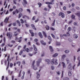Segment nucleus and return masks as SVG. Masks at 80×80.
<instances>
[{
    "instance_id": "9",
    "label": "nucleus",
    "mask_w": 80,
    "mask_h": 80,
    "mask_svg": "<svg viewBox=\"0 0 80 80\" xmlns=\"http://www.w3.org/2000/svg\"><path fill=\"white\" fill-rule=\"evenodd\" d=\"M38 35L39 36L40 38H43V36L42 34V33H41V32H39Z\"/></svg>"
},
{
    "instance_id": "45",
    "label": "nucleus",
    "mask_w": 80,
    "mask_h": 80,
    "mask_svg": "<svg viewBox=\"0 0 80 80\" xmlns=\"http://www.w3.org/2000/svg\"><path fill=\"white\" fill-rule=\"evenodd\" d=\"M66 35H67V37H68V36H70V33H69L68 32H67Z\"/></svg>"
},
{
    "instance_id": "26",
    "label": "nucleus",
    "mask_w": 80,
    "mask_h": 80,
    "mask_svg": "<svg viewBox=\"0 0 80 80\" xmlns=\"http://www.w3.org/2000/svg\"><path fill=\"white\" fill-rule=\"evenodd\" d=\"M75 29H76L75 28V27H73V29L72 30V32L73 33H75V32H76Z\"/></svg>"
},
{
    "instance_id": "32",
    "label": "nucleus",
    "mask_w": 80,
    "mask_h": 80,
    "mask_svg": "<svg viewBox=\"0 0 80 80\" xmlns=\"http://www.w3.org/2000/svg\"><path fill=\"white\" fill-rule=\"evenodd\" d=\"M20 21L21 23H22V24L24 23V21H23V20L22 19H20Z\"/></svg>"
},
{
    "instance_id": "16",
    "label": "nucleus",
    "mask_w": 80,
    "mask_h": 80,
    "mask_svg": "<svg viewBox=\"0 0 80 80\" xmlns=\"http://www.w3.org/2000/svg\"><path fill=\"white\" fill-rule=\"evenodd\" d=\"M42 33L43 35H44V37H45V38H47V34H46V33H45V32L44 31H43Z\"/></svg>"
},
{
    "instance_id": "23",
    "label": "nucleus",
    "mask_w": 80,
    "mask_h": 80,
    "mask_svg": "<svg viewBox=\"0 0 80 80\" xmlns=\"http://www.w3.org/2000/svg\"><path fill=\"white\" fill-rule=\"evenodd\" d=\"M58 56V54L57 53H56L55 54L53 55L52 56L53 57H57Z\"/></svg>"
},
{
    "instance_id": "30",
    "label": "nucleus",
    "mask_w": 80,
    "mask_h": 80,
    "mask_svg": "<svg viewBox=\"0 0 80 80\" xmlns=\"http://www.w3.org/2000/svg\"><path fill=\"white\" fill-rule=\"evenodd\" d=\"M25 48H26V45H25L23 49V52H25Z\"/></svg>"
},
{
    "instance_id": "58",
    "label": "nucleus",
    "mask_w": 80,
    "mask_h": 80,
    "mask_svg": "<svg viewBox=\"0 0 80 80\" xmlns=\"http://www.w3.org/2000/svg\"><path fill=\"white\" fill-rule=\"evenodd\" d=\"M27 10L28 12H29V13H30V10L29 9H27Z\"/></svg>"
},
{
    "instance_id": "48",
    "label": "nucleus",
    "mask_w": 80,
    "mask_h": 80,
    "mask_svg": "<svg viewBox=\"0 0 80 80\" xmlns=\"http://www.w3.org/2000/svg\"><path fill=\"white\" fill-rule=\"evenodd\" d=\"M15 12H17V13H18V12H19V11H18V10L16 9Z\"/></svg>"
},
{
    "instance_id": "20",
    "label": "nucleus",
    "mask_w": 80,
    "mask_h": 80,
    "mask_svg": "<svg viewBox=\"0 0 80 80\" xmlns=\"http://www.w3.org/2000/svg\"><path fill=\"white\" fill-rule=\"evenodd\" d=\"M62 65L63 68H65L66 67V66L64 62H62Z\"/></svg>"
},
{
    "instance_id": "11",
    "label": "nucleus",
    "mask_w": 80,
    "mask_h": 80,
    "mask_svg": "<svg viewBox=\"0 0 80 80\" xmlns=\"http://www.w3.org/2000/svg\"><path fill=\"white\" fill-rule=\"evenodd\" d=\"M23 2H24V4H23V6L24 7H26V5H25V4H27V1H26V0H23Z\"/></svg>"
},
{
    "instance_id": "25",
    "label": "nucleus",
    "mask_w": 80,
    "mask_h": 80,
    "mask_svg": "<svg viewBox=\"0 0 80 80\" xmlns=\"http://www.w3.org/2000/svg\"><path fill=\"white\" fill-rule=\"evenodd\" d=\"M19 12H23V8H20L19 9Z\"/></svg>"
},
{
    "instance_id": "51",
    "label": "nucleus",
    "mask_w": 80,
    "mask_h": 80,
    "mask_svg": "<svg viewBox=\"0 0 80 80\" xmlns=\"http://www.w3.org/2000/svg\"><path fill=\"white\" fill-rule=\"evenodd\" d=\"M35 18H36V17H35V16H34L32 18V20H35Z\"/></svg>"
},
{
    "instance_id": "50",
    "label": "nucleus",
    "mask_w": 80,
    "mask_h": 80,
    "mask_svg": "<svg viewBox=\"0 0 80 80\" xmlns=\"http://www.w3.org/2000/svg\"><path fill=\"white\" fill-rule=\"evenodd\" d=\"M39 21V19L37 18V19L35 21V22L36 23V22H38Z\"/></svg>"
},
{
    "instance_id": "29",
    "label": "nucleus",
    "mask_w": 80,
    "mask_h": 80,
    "mask_svg": "<svg viewBox=\"0 0 80 80\" xmlns=\"http://www.w3.org/2000/svg\"><path fill=\"white\" fill-rule=\"evenodd\" d=\"M68 74L69 76H71L72 75V73H71V72L70 71H69L68 72Z\"/></svg>"
},
{
    "instance_id": "53",
    "label": "nucleus",
    "mask_w": 80,
    "mask_h": 80,
    "mask_svg": "<svg viewBox=\"0 0 80 80\" xmlns=\"http://www.w3.org/2000/svg\"><path fill=\"white\" fill-rule=\"evenodd\" d=\"M80 60H79V61H78V67H79V66H80Z\"/></svg>"
},
{
    "instance_id": "42",
    "label": "nucleus",
    "mask_w": 80,
    "mask_h": 80,
    "mask_svg": "<svg viewBox=\"0 0 80 80\" xmlns=\"http://www.w3.org/2000/svg\"><path fill=\"white\" fill-rule=\"evenodd\" d=\"M65 57H66V55H62V58H65Z\"/></svg>"
},
{
    "instance_id": "21",
    "label": "nucleus",
    "mask_w": 80,
    "mask_h": 80,
    "mask_svg": "<svg viewBox=\"0 0 80 80\" xmlns=\"http://www.w3.org/2000/svg\"><path fill=\"white\" fill-rule=\"evenodd\" d=\"M64 52L65 53H68L70 52V51L68 50H66L64 51Z\"/></svg>"
},
{
    "instance_id": "24",
    "label": "nucleus",
    "mask_w": 80,
    "mask_h": 80,
    "mask_svg": "<svg viewBox=\"0 0 80 80\" xmlns=\"http://www.w3.org/2000/svg\"><path fill=\"white\" fill-rule=\"evenodd\" d=\"M26 52H30V50L28 49V48H27L25 49Z\"/></svg>"
},
{
    "instance_id": "52",
    "label": "nucleus",
    "mask_w": 80,
    "mask_h": 80,
    "mask_svg": "<svg viewBox=\"0 0 80 80\" xmlns=\"http://www.w3.org/2000/svg\"><path fill=\"white\" fill-rule=\"evenodd\" d=\"M18 35V33H17L16 34H13V36H14V37H17V35Z\"/></svg>"
},
{
    "instance_id": "2",
    "label": "nucleus",
    "mask_w": 80,
    "mask_h": 80,
    "mask_svg": "<svg viewBox=\"0 0 80 80\" xmlns=\"http://www.w3.org/2000/svg\"><path fill=\"white\" fill-rule=\"evenodd\" d=\"M51 63L52 65H53L54 64H55V65H58V62H57V59H52V61Z\"/></svg>"
},
{
    "instance_id": "33",
    "label": "nucleus",
    "mask_w": 80,
    "mask_h": 80,
    "mask_svg": "<svg viewBox=\"0 0 80 80\" xmlns=\"http://www.w3.org/2000/svg\"><path fill=\"white\" fill-rule=\"evenodd\" d=\"M46 4H48V5H51L52 4V2H46Z\"/></svg>"
},
{
    "instance_id": "6",
    "label": "nucleus",
    "mask_w": 80,
    "mask_h": 80,
    "mask_svg": "<svg viewBox=\"0 0 80 80\" xmlns=\"http://www.w3.org/2000/svg\"><path fill=\"white\" fill-rule=\"evenodd\" d=\"M75 15H77V16H78L79 17V20H80V11H78L77 12V13H76Z\"/></svg>"
},
{
    "instance_id": "10",
    "label": "nucleus",
    "mask_w": 80,
    "mask_h": 80,
    "mask_svg": "<svg viewBox=\"0 0 80 80\" xmlns=\"http://www.w3.org/2000/svg\"><path fill=\"white\" fill-rule=\"evenodd\" d=\"M31 27H32V28H33L34 30H37V29H36V28H35V26H34L33 24H31Z\"/></svg>"
},
{
    "instance_id": "43",
    "label": "nucleus",
    "mask_w": 80,
    "mask_h": 80,
    "mask_svg": "<svg viewBox=\"0 0 80 80\" xmlns=\"http://www.w3.org/2000/svg\"><path fill=\"white\" fill-rule=\"evenodd\" d=\"M76 8L77 10H80V8L78 6H77L76 7Z\"/></svg>"
},
{
    "instance_id": "54",
    "label": "nucleus",
    "mask_w": 80,
    "mask_h": 80,
    "mask_svg": "<svg viewBox=\"0 0 80 80\" xmlns=\"http://www.w3.org/2000/svg\"><path fill=\"white\" fill-rule=\"evenodd\" d=\"M28 55L29 56H30V57H32V56L33 55V54L30 53H29Z\"/></svg>"
},
{
    "instance_id": "46",
    "label": "nucleus",
    "mask_w": 80,
    "mask_h": 80,
    "mask_svg": "<svg viewBox=\"0 0 80 80\" xmlns=\"http://www.w3.org/2000/svg\"><path fill=\"white\" fill-rule=\"evenodd\" d=\"M48 38L50 40H52V38H51V37L50 36H48Z\"/></svg>"
},
{
    "instance_id": "31",
    "label": "nucleus",
    "mask_w": 80,
    "mask_h": 80,
    "mask_svg": "<svg viewBox=\"0 0 80 80\" xmlns=\"http://www.w3.org/2000/svg\"><path fill=\"white\" fill-rule=\"evenodd\" d=\"M66 61L67 62V63H68L70 62V60H69V59L68 58H66Z\"/></svg>"
},
{
    "instance_id": "4",
    "label": "nucleus",
    "mask_w": 80,
    "mask_h": 80,
    "mask_svg": "<svg viewBox=\"0 0 80 80\" xmlns=\"http://www.w3.org/2000/svg\"><path fill=\"white\" fill-rule=\"evenodd\" d=\"M42 61V59L40 58L38 60L37 62V67H39L40 65V63Z\"/></svg>"
},
{
    "instance_id": "35",
    "label": "nucleus",
    "mask_w": 80,
    "mask_h": 80,
    "mask_svg": "<svg viewBox=\"0 0 80 80\" xmlns=\"http://www.w3.org/2000/svg\"><path fill=\"white\" fill-rule=\"evenodd\" d=\"M22 53H23V51L22 50H21L20 52V53L19 54V55H22Z\"/></svg>"
},
{
    "instance_id": "57",
    "label": "nucleus",
    "mask_w": 80,
    "mask_h": 80,
    "mask_svg": "<svg viewBox=\"0 0 80 80\" xmlns=\"http://www.w3.org/2000/svg\"><path fill=\"white\" fill-rule=\"evenodd\" d=\"M63 9L64 10H66V7L64 6L63 7Z\"/></svg>"
},
{
    "instance_id": "17",
    "label": "nucleus",
    "mask_w": 80,
    "mask_h": 80,
    "mask_svg": "<svg viewBox=\"0 0 80 80\" xmlns=\"http://www.w3.org/2000/svg\"><path fill=\"white\" fill-rule=\"evenodd\" d=\"M73 37L74 38H78V36L76 34H74L73 35Z\"/></svg>"
},
{
    "instance_id": "41",
    "label": "nucleus",
    "mask_w": 80,
    "mask_h": 80,
    "mask_svg": "<svg viewBox=\"0 0 80 80\" xmlns=\"http://www.w3.org/2000/svg\"><path fill=\"white\" fill-rule=\"evenodd\" d=\"M17 0H13V3L16 5H17V2H16Z\"/></svg>"
},
{
    "instance_id": "5",
    "label": "nucleus",
    "mask_w": 80,
    "mask_h": 80,
    "mask_svg": "<svg viewBox=\"0 0 80 80\" xmlns=\"http://www.w3.org/2000/svg\"><path fill=\"white\" fill-rule=\"evenodd\" d=\"M45 61L47 62L48 65H50L51 63V60L48 59H45Z\"/></svg>"
},
{
    "instance_id": "27",
    "label": "nucleus",
    "mask_w": 80,
    "mask_h": 80,
    "mask_svg": "<svg viewBox=\"0 0 80 80\" xmlns=\"http://www.w3.org/2000/svg\"><path fill=\"white\" fill-rule=\"evenodd\" d=\"M46 30H49V26L48 25H47L46 26Z\"/></svg>"
},
{
    "instance_id": "3",
    "label": "nucleus",
    "mask_w": 80,
    "mask_h": 80,
    "mask_svg": "<svg viewBox=\"0 0 80 80\" xmlns=\"http://www.w3.org/2000/svg\"><path fill=\"white\" fill-rule=\"evenodd\" d=\"M35 61H33V62L32 63V67L33 68V69L34 70H37V68L36 67V66H34V64H35Z\"/></svg>"
},
{
    "instance_id": "55",
    "label": "nucleus",
    "mask_w": 80,
    "mask_h": 80,
    "mask_svg": "<svg viewBox=\"0 0 80 80\" xmlns=\"http://www.w3.org/2000/svg\"><path fill=\"white\" fill-rule=\"evenodd\" d=\"M54 66H51V70H54Z\"/></svg>"
},
{
    "instance_id": "18",
    "label": "nucleus",
    "mask_w": 80,
    "mask_h": 80,
    "mask_svg": "<svg viewBox=\"0 0 80 80\" xmlns=\"http://www.w3.org/2000/svg\"><path fill=\"white\" fill-rule=\"evenodd\" d=\"M36 74L37 75V78H40V74H38V72H37Z\"/></svg>"
},
{
    "instance_id": "8",
    "label": "nucleus",
    "mask_w": 80,
    "mask_h": 80,
    "mask_svg": "<svg viewBox=\"0 0 80 80\" xmlns=\"http://www.w3.org/2000/svg\"><path fill=\"white\" fill-rule=\"evenodd\" d=\"M40 42L42 45H46V43L43 41V40H42L40 41Z\"/></svg>"
},
{
    "instance_id": "12",
    "label": "nucleus",
    "mask_w": 80,
    "mask_h": 80,
    "mask_svg": "<svg viewBox=\"0 0 80 80\" xmlns=\"http://www.w3.org/2000/svg\"><path fill=\"white\" fill-rule=\"evenodd\" d=\"M11 35L10 32H8L7 33V36L9 38H11L12 36Z\"/></svg>"
},
{
    "instance_id": "13",
    "label": "nucleus",
    "mask_w": 80,
    "mask_h": 80,
    "mask_svg": "<svg viewBox=\"0 0 80 80\" xmlns=\"http://www.w3.org/2000/svg\"><path fill=\"white\" fill-rule=\"evenodd\" d=\"M33 48H34V50L35 51H36V52H37V48L36 47V46H35V45L33 44Z\"/></svg>"
},
{
    "instance_id": "37",
    "label": "nucleus",
    "mask_w": 80,
    "mask_h": 80,
    "mask_svg": "<svg viewBox=\"0 0 80 80\" xmlns=\"http://www.w3.org/2000/svg\"><path fill=\"white\" fill-rule=\"evenodd\" d=\"M22 13H20V14H19L18 15V18H20V17H21V16H22Z\"/></svg>"
},
{
    "instance_id": "56",
    "label": "nucleus",
    "mask_w": 80,
    "mask_h": 80,
    "mask_svg": "<svg viewBox=\"0 0 80 80\" xmlns=\"http://www.w3.org/2000/svg\"><path fill=\"white\" fill-rule=\"evenodd\" d=\"M27 15H24L23 16V17H22V18H25V17H27Z\"/></svg>"
},
{
    "instance_id": "22",
    "label": "nucleus",
    "mask_w": 80,
    "mask_h": 80,
    "mask_svg": "<svg viewBox=\"0 0 80 80\" xmlns=\"http://www.w3.org/2000/svg\"><path fill=\"white\" fill-rule=\"evenodd\" d=\"M72 30V28L71 27H69L68 28L67 30L68 32H70Z\"/></svg>"
},
{
    "instance_id": "62",
    "label": "nucleus",
    "mask_w": 80,
    "mask_h": 80,
    "mask_svg": "<svg viewBox=\"0 0 80 80\" xmlns=\"http://www.w3.org/2000/svg\"><path fill=\"white\" fill-rule=\"evenodd\" d=\"M25 26L27 27H29V25L27 24H25Z\"/></svg>"
},
{
    "instance_id": "39",
    "label": "nucleus",
    "mask_w": 80,
    "mask_h": 80,
    "mask_svg": "<svg viewBox=\"0 0 80 80\" xmlns=\"http://www.w3.org/2000/svg\"><path fill=\"white\" fill-rule=\"evenodd\" d=\"M22 71L21 70L19 74L18 75V77H21V73Z\"/></svg>"
},
{
    "instance_id": "28",
    "label": "nucleus",
    "mask_w": 80,
    "mask_h": 80,
    "mask_svg": "<svg viewBox=\"0 0 80 80\" xmlns=\"http://www.w3.org/2000/svg\"><path fill=\"white\" fill-rule=\"evenodd\" d=\"M20 63H21L20 61L17 62H16V64H18V66H20Z\"/></svg>"
},
{
    "instance_id": "40",
    "label": "nucleus",
    "mask_w": 80,
    "mask_h": 80,
    "mask_svg": "<svg viewBox=\"0 0 80 80\" xmlns=\"http://www.w3.org/2000/svg\"><path fill=\"white\" fill-rule=\"evenodd\" d=\"M51 35L53 38H55V35H53V34L52 33V34H51Z\"/></svg>"
},
{
    "instance_id": "34",
    "label": "nucleus",
    "mask_w": 80,
    "mask_h": 80,
    "mask_svg": "<svg viewBox=\"0 0 80 80\" xmlns=\"http://www.w3.org/2000/svg\"><path fill=\"white\" fill-rule=\"evenodd\" d=\"M7 45L8 46V47H12L13 46V45H11L10 44H7Z\"/></svg>"
},
{
    "instance_id": "19",
    "label": "nucleus",
    "mask_w": 80,
    "mask_h": 80,
    "mask_svg": "<svg viewBox=\"0 0 80 80\" xmlns=\"http://www.w3.org/2000/svg\"><path fill=\"white\" fill-rule=\"evenodd\" d=\"M17 23H18V25L19 27H20L21 26V24H20V21H19L18 20H17Z\"/></svg>"
},
{
    "instance_id": "60",
    "label": "nucleus",
    "mask_w": 80,
    "mask_h": 80,
    "mask_svg": "<svg viewBox=\"0 0 80 80\" xmlns=\"http://www.w3.org/2000/svg\"><path fill=\"white\" fill-rule=\"evenodd\" d=\"M57 45H60V42H57Z\"/></svg>"
},
{
    "instance_id": "38",
    "label": "nucleus",
    "mask_w": 80,
    "mask_h": 80,
    "mask_svg": "<svg viewBox=\"0 0 80 80\" xmlns=\"http://www.w3.org/2000/svg\"><path fill=\"white\" fill-rule=\"evenodd\" d=\"M56 73L57 74V75H60V71H57L56 72Z\"/></svg>"
},
{
    "instance_id": "63",
    "label": "nucleus",
    "mask_w": 80,
    "mask_h": 80,
    "mask_svg": "<svg viewBox=\"0 0 80 80\" xmlns=\"http://www.w3.org/2000/svg\"><path fill=\"white\" fill-rule=\"evenodd\" d=\"M25 60H23L22 61V64H24V65H25Z\"/></svg>"
},
{
    "instance_id": "1",
    "label": "nucleus",
    "mask_w": 80,
    "mask_h": 80,
    "mask_svg": "<svg viewBox=\"0 0 80 80\" xmlns=\"http://www.w3.org/2000/svg\"><path fill=\"white\" fill-rule=\"evenodd\" d=\"M75 66V65H74L73 66H72V64H69L68 66V70H72L73 69L74 70V67Z\"/></svg>"
},
{
    "instance_id": "49",
    "label": "nucleus",
    "mask_w": 80,
    "mask_h": 80,
    "mask_svg": "<svg viewBox=\"0 0 80 80\" xmlns=\"http://www.w3.org/2000/svg\"><path fill=\"white\" fill-rule=\"evenodd\" d=\"M67 13H68V14H69L70 13H71L72 12H71V11H68L67 12Z\"/></svg>"
},
{
    "instance_id": "14",
    "label": "nucleus",
    "mask_w": 80,
    "mask_h": 80,
    "mask_svg": "<svg viewBox=\"0 0 80 80\" xmlns=\"http://www.w3.org/2000/svg\"><path fill=\"white\" fill-rule=\"evenodd\" d=\"M49 48L51 52L53 51V48L52 47V46H50Z\"/></svg>"
},
{
    "instance_id": "7",
    "label": "nucleus",
    "mask_w": 80,
    "mask_h": 80,
    "mask_svg": "<svg viewBox=\"0 0 80 80\" xmlns=\"http://www.w3.org/2000/svg\"><path fill=\"white\" fill-rule=\"evenodd\" d=\"M59 16H61L62 18H64L65 17V15L62 12H61L59 14Z\"/></svg>"
},
{
    "instance_id": "59",
    "label": "nucleus",
    "mask_w": 80,
    "mask_h": 80,
    "mask_svg": "<svg viewBox=\"0 0 80 80\" xmlns=\"http://www.w3.org/2000/svg\"><path fill=\"white\" fill-rule=\"evenodd\" d=\"M38 41V39H35L34 40V42H37Z\"/></svg>"
},
{
    "instance_id": "36",
    "label": "nucleus",
    "mask_w": 80,
    "mask_h": 80,
    "mask_svg": "<svg viewBox=\"0 0 80 80\" xmlns=\"http://www.w3.org/2000/svg\"><path fill=\"white\" fill-rule=\"evenodd\" d=\"M55 20H54L53 22V23L52 24V26H54V25H55Z\"/></svg>"
},
{
    "instance_id": "64",
    "label": "nucleus",
    "mask_w": 80,
    "mask_h": 80,
    "mask_svg": "<svg viewBox=\"0 0 80 80\" xmlns=\"http://www.w3.org/2000/svg\"><path fill=\"white\" fill-rule=\"evenodd\" d=\"M41 57H44V56H45V53H43L41 54Z\"/></svg>"
},
{
    "instance_id": "61",
    "label": "nucleus",
    "mask_w": 80,
    "mask_h": 80,
    "mask_svg": "<svg viewBox=\"0 0 80 80\" xmlns=\"http://www.w3.org/2000/svg\"><path fill=\"white\" fill-rule=\"evenodd\" d=\"M12 25H13V26H14V27H15V26H16V23H13V24H12Z\"/></svg>"
},
{
    "instance_id": "15",
    "label": "nucleus",
    "mask_w": 80,
    "mask_h": 80,
    "mask_svg": "<svg viewBox=\"0 0 80 80\" xmlns=\"http://www.w3.org/2000/svg\"><path fill=\"white\" fill-rule=\"evenodd\" d=\"M8 19H9V18H6L5 20L4 21V22L5 23H7L8 22Z\"/></svg>"
},
{
    "instance_id": "47",
    "label": "nucleus",
    "mask_w": 80,
    "mask_h": 80,
    "mask_svg": "<svg viewBox=\"0 0 80 80\" xmlns=\"http://www.w3.org/2000/svg\"><path fill=\"white\" fill-rule=\"evenodd\" d=\"M72 19H75V16L73 15H72Z\"/></svg>"
},
{
    "instance_id": "44",
    "label": "nucleus",
    "mask_w": 80,
    "mask_h": 80,
    "mask_svg": "<svg viewBox=\"0 0 80 80\" xmlns=\"http://www.w3.org/2000/svg\"><path fill=\"white\" fill-rule=\"evenodd\" d=\"M38 5H39V7H40L42 6V4H41L40 3H38Z\"/></svg>"
}]
</instances>
